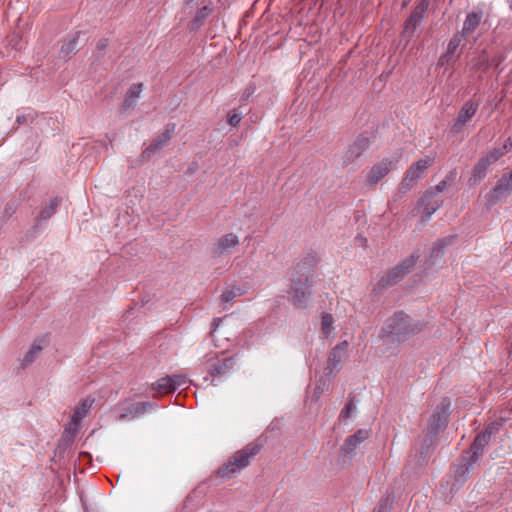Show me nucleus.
Listing matches in <instances>:
<instances>
[{
    "instance_id": "nucleus-1",
    "label": "nucleus",
    "mask_w": 512,
    "mask_h": 512,
    "mask_svg": "<svg viewBox=\"0 0 512 512\" xmlns=\"http://www.w3.org/2000/svg\"><path fill=\"white\" fill-rule=\"evenodd\" d=\"M423 324L402 311L387 318L381 328L380 337L392 343H402L421 332Z\"/></svg>"
},
{
    "instance_id": "nucleus-2",
    "label": "nucleus",
    "mask_w": 512,
    "mask_h": 512,
    "mask_svg": "<svg viewBox=\"0 0 512 512\" xmlns=\"http://www.w3.org/2000/svg\"><path fill=\"white\" fill-rule=\"evenodd\" d=\"M490 438L483 432L477 435L471 445L469 451L461 457L459 463L455 468V481L452 484V489H458L468 478L473 470L478 458L483 454L485 446L488 444Z\"/></svg>"
},
{
    "instance_id": "nucleus-3",
    "label": "nucleus",
    "mask_w": 512,
    "mask_h": 512,
    "mask_svg": "<svg viewBox=\"0 0 512 512\" xmlns=\"http://www.w3.org/2000/svg\"><path fill=\"white\" fill-rule=\"evenodd\" d=\"M259 449L257 445H248L244 449L236 452L233 458L218 470V474L221 475L224 480L234 477L241 469L250 464L251 457L256 455Z\"/></svg>"
},
{
    "instance_id": "nucleus-4",
    "label": "nucleus",
    "mask_w": 512,
    "mask_h": 512,
    "mask_svg": "<svg viewBox=\"0 0 512 512\" xmlns=\"http://www.w3.org/2000/svg\"><path fill=\"white\" fill-rule=\"evenodd\" d=\"M309 279L304 275H293L291 280L289 297L298 309H306L312 297V287L309 285Z\"/></svg>"
},
{
    "instance_id": "nucleus-5",
    "label": "nucleus",
    "mask_w": 512,
    "mask_h": 512,
    "mask_svg": "<svg viewBox=\"0 0 512 512\" xmlns=\"http://www.w3.org/2000/svg\"><path fill=\"white\" fill-rule=\"evenodd\" d=\"M234 365L231 357L219 358L217 355H207L204 366L211 377V383L217 385L220 379L229 374Z\"/></svg>"
},
{
    "instance_id": "nucleus-6",
    "label": "nucleus",
    "mask_w": 512,
    "mask_h": 512,
    "mask_svg": "<svg viewBox=\"0 0 512 512\" xmlns=\"http://www.w3.org/2000/svg\"><path fill=\"white\" fill-rule=\"evenodd\" d=\"M432 162L433 160L430 157H424L414 162L405 173V177L400 186L401 192L406 193L409 191L414 183L424 176L425 171Z\"/></svg>"
},
{
    "instance_id": "nucleus-7",
    "label": "nucleus",
    "mask_w": 512,
    "mask_h": 512,
    "mask_svg": "<svg viewBox=\"0 0 512 512\" xmlns=\"http://www.w3.org/2000/svg\"><path fill=\"white\" fill-rule=\"evenodd\" d=\"M450 401L444 398L436 407L431 415L428 431L432 436L437 435L440 431L444 430L448 424L450 415Z\"/></svg>"
},
{
    "instance_id": "nucleus-8",
    "label": "nucleus",
    "mask_w": 512,
    "mask_h": 512,
    "mask_svg": "<svg viewBox=\"0 0 512 512\" xmlns=\"http://www.w3.org/2000/svg\"><path fill=\"white\" fill-rule=\"evenodd\" d=\"M370 436V430L359 429L353 435L347 437L340 449V458L343 463L350 462V460L356 455L357 449L360 445L368 439Z\"/></svg>"
},
{
    "instance_id": "nucleus-9",
    "label": "nucleus",
    "mask_w": 512,
    "mask_h": 512,
    "mask_svg": "<svg viewBox=\"0 0 512 512\" xmlns=\"http://www.w3.org/2000/svg\"><path fill=\"white\" fill-rule=\"evenodd\" d=\"M512 192V174H504L488 195V203L494 205L505 200Z\"/></svg>"
},
{
    "instance_id": "nucleus-10",
    "label": "nucleus",
    "mask_w": 512,
    "mask_h": 512,
    "mask_svg": "<svg viewBox=\"0 0 512 512\" xmlns=\"http://www.w3.org/2000/svg\"><path fill=\"white\" fill-rule=\"evenodd\" d=\"M428 9V1L421 0L412 11L410 17L406 20L403 34L412 36L416 29L421 25Z\"/></svg>"
},
{
    "instance_id": "nucleus-11",
    "label": "nucleus",
    "mask_w": 512,
    "mask_h": 512,
    "mask_svg": "<svg viewBox=\"0 0 512 512\" xmlns=\"http://www.w3.org/2000/svg\"><path fill=\"white\" fill-rule=\"evenodd\" d=\"M240 243L239 237L235 233H227L218 238L212 246V253L214 256L221 257L228 255Z\"/></svg>"
},
{
    "instance_id": "nucleus-12",
    "label": "nucleus",
    "mask_w": 512,
    "mask_h": 512,
    "mask_svg": "<svg viewBox=\"0 0 512 512\" xmlns=\"http://www.w3.org/2000/svg\"><path fill=\"white\" fill-rule=\"evenodd\" d=\"M478 103L474 101H466L461 110L458 113L457 118L455 119L453 125L451 126V132L454 134H458L461 132L465 124L470 121L473 116L476 114L478 110Z\"/></svg>"
},
{
    "instance_id": "nucleus-13",
    "label": "nucleus",
    "mask_w": 512,
    "mask_h": 512,
    "mask_svg": "<svg viewBox=\"0 0 512 512\" xmlns=\"http://www.w3.org/2000/svg\"><path fill=\"white\" fill-rule=\"evenodd\" d=\"M175 127L176 125L174 123L167 124L165 130L142 152L141 157L143 159H149L152 154L156 153L163 146H165L172 138Z\"/></svg>"
},
{
    "instance_id": "nucleus-14",
    "label": "nucleus",
    "mask_w": 512,
    "mask_h": 512,
    "mask_svg": "<svg viewBox=\"0 0 512 512\" xmlns=\"http://www.w3.org/2000/svg\"><path fill=\"white\" fill-rule=\"evenodd\" d=\"M370 144L371 138L368 134L358 136L345 152L343 160L344 164H349L360 157Z\"/></svg>"
},
{
    "instance_id": "nucleus-15",
    "label": "nucleus",
    "mask_w": 512,
    "mask_h": 512,
    "mask_svg": "<svg viewBox=\"0 0 512 512\" xmlns=\"http://www.w3.org/2000/svg\"><path fill=\"white\" fill-rule=\"evenodd\" d=\"M416 256L413 254L407 259H405L401 264L391 269L386 277H384L381 282H385V284H394L400 279H402L416 264Z\"/></svg>"
},
{
    "instance_id": "nucleus-16",
    "label": "nucleus",
    "mask_w": 512,
    "mask_h": 512,
    "mask_svg": "<svg viewBox=\"0 0 512 512\" xmlns=\"http://www.w3.org/2000/svg\"><path fill=\"white\" fill-rule=\"evenodd\" d=\"M463 40V34L459 32L456 33L448 42L446 52L440 57L438 64L443 66L446 63L456 60L459 57V53H457L458 48L462 44Z\"/></svg>"
},
{
    "instance_id": "nucleus-17",
    "label": "nucleus",
    "mask_w": 512,
    "mask_h": 512,
    "mask_svg": "<svg viewBox=\"0 0 512 512\" xmlns=\"http://www.w3.org/2000/svg\"><path fill=\"white\" fill-rule=\"evenodd\" d=\"M348 348V342L346 340L338 343L329 355L327 367L325 371L327 374L332 375L338 370V366L342 361V356Z\"/></svg>"
},
{
    "instance_id": "nucleus-18",
    "label": "nucleus",
    "mask_w": 512,
    "mask_h": 512,
    "mask_svg": "<svg viewBox=\"0 0 512 512\" xmlns=\"http://www.w3.org/2000/svg\"><path fill=\"white\" fill-rule=\"evenodd\" d=\"M317 262L318 259L314 254H307L297 263L293 275L301 276V274H304L310 280Z\"/></svg>"
},
{
    "instance_id": "nucleus-19",
    "label": "nucleus",
    "mask_w": 512,
    "mask_h": 512,
    "mask_svg": "<svg viewBox=\"0 0 512 512\" xmlns=\"http://www.w3.org/2000/svg\"><path fill=\"white\" fill-rule=\"evenodd\" d=\"M393 162L389 159H383L381 162L375 164L368 175V180L372 184H377L383 179L391 170Z\"/></svg>"
},
{
    "instance_id": "nucleus-20",
    "label": "nucleus",
    "mask_w": 512,
    "mask_h": 512,
    "mask_svg": "<svg viewBox=\"0 0 512 512\" xmlns=\"http://www.w3.org/2000/svg\"><path fill=\"white\" fill-rule=\"evenodd\" d=\"M483 18L482 12H471L468 13L464 20L462 31L460 32L463 36L472 34L479 26Z\"/></svg>"
},
{
    "instance_id": "nucleus-21",
    "label": "nucleus",
    "mask_w": 512,
    "mask_h": 512,
    "mask_svg": "<svg viewBox=\"0 0 512 512\" xmlns=\"http://www.w3.org/2000/svg\"><path fill=\"white\" fill-rule=\"evenodd\" d=\"M93 403L94 399L90 397L81 401V403L75 407L71 419L82 424V420L88 415Z\"/></svg>"
},
{
    "instance_id": "nucleus-22",
    "label": "nucleus",
    "mask_w": 512,
    "mask_h": 512,
    "mask_svg": "<svg viewBox=\"0 0 512 512\" xmlns=\"http://www.w3.org/2000/svg\"><path fill=\"white\" fill-rule=\"evenodd\" d=\"M490 166L491 165L481 157L472 170V176L469 180L470 183L476 184L483 180L486 177Z\"/></svg>"
},
{
    "instance_id": "nucleus-23",
    "label": "nucleus",
    "mask_w": 512,
    "mask_h": 512,
    "mask_svg": "<svg viewBox=\"0 0 512 512\" xmlns=\"http://www.w3.org/2000/svg\"><path fill=\"white\" fill-rule=\"evenodd\" d=\"M455 237L454 236H447L437 242L433 245L431 252H430V258L431 260H437L441 258L444 254L445 247L451 245L454 242Z\"/></svg>"
},
{
    "instance_id": "nucleus-24",
    "label": "nucleus",
    "mask_w": 512,
    "mask_h": 512,
    "mask_svg": "<svg viewBox=\"0 0 512 512\" xmlns=\"http://www.w3.org/2000/svg\"><path fill=\"white\" fill-rule=\"evenodd\" d=\"M43 350V345L41 340H36L32 343L27 353L24 355L22 360V365L27 366L34 362L40 355Z\"/></svg>"
},
{
    "instance_id": "nucleus-25",
    "label": "nucleus",
    "mask_w": 512,
    "mask_h": 512,
    "mask_svg": "<svg viewBox=\"0 0 512 512\" xmlns=\"http://www.w3.org/2000/svg\"><path fill=\"white\" fill-rule=\"evenodd\" d=\"M432 437L433 436L429 434L423 440L422 449L419 452V461H418V463H419L420 466L427 464L429 459H430V457H431V454H432V451H433V448H432L433 439H432Z\"/></svg>"
},
{
    "instance_id": "nucleus-26",
    "label": "nucleus",
    "mask_w": 512,
    "mask_h": 512,
    "mask_svg": "<svg viewBox=\"0 0 512 512\" xmlns=\"http://www.w3.org/2000/svg\"><path fill=\"white\" fill-rule=\"evenodd\" d=\"M79 39V33L74 34L67 42H65L60 49V57L63 59H69L72 54L77 51V44Z\"/></svg>"
},
{
    "instance_id": "nucleus-27",
    "label": "nucleus",
    "mask_w": 512,
    "mask_h": 512,
    "mask_svg": "<svg viewBox=\"0 0 512 512\" xmlns=\"http://www.w3.org/2000/svg\"><path fill=\"white\" fill-rule=\"evenodd\" d=\"M142 90H143V84H141V83L133 84L129 88V90L126 94V98L124 100L125 109H129L134 106L135 101L140 97Z\"/></svg>"
},
{
    "instance_id": "nucleus-28",
    "label": "nucleus",
    "mask_w": 512,
    "mask_h": 512,
    "mask_svg": "<svg viewBox=\"0 0 512 512\" xmlns=\"http://www.w3.org/2000/svg\"><path fill=\"white\" fill-rule=\"evenodd\" d=\"M152 390L158 395H165L174 391L168 375L158 379L155 383H153Z\"/></svg>"
},
{
    "instance_id": "nucleus-29",
    "label": "nucleus",
    "mask_w": 512,
    "mask_h": 512,
    "mask_svg": "<svg viewBox=\"0 0 512 512\" xmlns=\"http://www.w3.org/2000/svg\"><path fill=\"white\" fill-rule=\"evenodd\" d=\"M211 12H212V7L210 6V4L204 5L203 7H201L196 12V15L194 16L193 20L190 23L191 29L192 30L198 29L203 24L205 19L211 14Z\"/></svg>"
},
{
    "instance_id": "nucleus-30",
    "label": "nucleus",
    "mask_w": 512,
    "mask_h": 512,
    "mask_svg": "<svg viewBox=\"0 0 512 512\" xmlns=\"http://www.w3.org/2000/svg\"><path fill=\"white\" fill-rule=\"evenodd\" d=\"M153 405L150 402H143V403H137L135 405H132V407L129 409L127 413H123L119 416L120 420H124L126 418H135L138 415L143 414L147 408H151Z\"/></svg>"
},
{
    "instance_id": "nucleus-31",
    "label": "nucleus",
    "mask_w": 512,
    "mask_h": 512,
    "mask_svg": "<svg viewBox=\"0 0 512 512\" xmlns=\"http://www.w3.org/2000/svg\"><path fill=\"white\" fill-rule=\"evenodd\" d=\"M60 201L61 200L58 197L51 199L49 201L48 205L40 210L39 216H38L39 220L40 221L48 220L56 212V209H57L58 205L60 204Z\"/></svg>"
},
{
    "instance_id": "nucleus-32",
    "label": "nucleus",
    "mask_w": 512,
    "mask_h": 512,
    "mask_svg": "<svg viewBox=\"0 0 512 512\" xmlns=\"http://www.w3.org/2000/svg\"><path fill=\"white\" fill-rule=\"evenodd\" d=\"M80 428L81 423L75 422L71 419L70 422L65 426L62 438L67 442L72 441Z\"/></svg>"
},
{
    "instance_id": "nucleus-33",
    "label": "nucleus",
    "mask_w": 512,
    "mask_h": 512,
    "mask_svg": "<svg viewBox=\"0 0 512 512\" xmlns=\"http://www.w3.org/2000/svg\"><path fill=\"white\" fill-rule=\"evenodd\" d=\"M420 205L422 206L423 213L427 218H430L440 207L441 203L439 200L428 199L423 203V197L421 198Z\"/></svg>"
},
{
    "instance_id": "nucleus-34",
    "label": "nucleus",
    "mask_w": 512,
    "mask_h": 512,
    "mask_svg": "<svg viewBox=\"0 0 512 512\" xmlns=\"http://www.w3.org/2000/svg\"><path fill=\"white\" fill-rule=\"evenodd\" d=\"M420 205L422 206L423 213L427 218H430L440 207L441 203L439 200L428 199L423 203V197L421 198Z\"/></svg>"
},
{
    "instance_id": "nucleus-35",
    "label": "nucleus",
    "mask_w": 512,
    "mask_h": 512,
    "mask_svg": "<svg viewBox=\"0 0 512 512\" xmlns=\"http://www.w3.org/2000/svg\"><path fill=\"white\" fill-rule=\"evenodd\" d=\"M334 318L329 313H324L321 319V331L326 337L330 336L334 331Z\"/></svg>"
},
{
    "instance_id": "nucleus-36",
    "label": "nucleus",
    "mask_w": 512,
    "mask_h": 512,
    "mask_svg": "<svg viewBox=\"0 0 512 512\" xmlns=\"http://www.w3.org/2000/svg\"><path fill=\"white\" fill-rule=\"evenodd\" d=\"M448 187V182L446 180H442L440 181L434 188H431L430 190H428L424 196H423V203L425 201H427L428 199H432V198H435L436 196H438L440 193H442L443 191H445Z\"/></svg>"
},
{
    "instance_id": "nucleus-37",
    "label": "nucleus",
    "mask_w": 512,
    "mask_h": 512,
    "mask_svg": "<svg viewBox=\"0 0 512 512\" xmlns=\"http://www.w3.org/2000/svg\"><path fill=\"white\" fill-rule=\"evenodd\" d=\"M237 297L236 290L227 289L225 290L220 297V304L222 305L223 310L228 309L229 306L232 305L233 300Z\"/></svg>"
},
{
    "instance_id": "nucleus-38",
    "label": "nucleus",
    "mask_w": 512,
    "mask_h": 512,
    "mask_svg": "<svg viewBox=\"0 0 512 512\" xmlns=\"http://www.w3.org/2000/svg\"><path fill=\"white\" fill-rule=\"evenodd\" d=\"M8 43L16 51H20L25 47V42L18 32H14L9 36Z\"/></svg>"
},
{
    "instance_id": "nucleus-39",
    "label": "nucleus",
    "mask_w": 512,
    "mask_h": 512,
    "mask_svg": "<svg viewBox=\"0 0 512 512\" xmlns=\"http://www.w3.org/2000/svg\"><path fill=\"white\" fill-rule=\"evenodd\" d=\"M168 376L170 378L174 391L180 387L186 386L189 383V380L184 374H173Z\"/></svg>"
},
{
    "instance_id": "nucleus-40",
    "label": "nucleus",
    "mask_w": 512,
    "mask_h": 512,
    "mask_svg": "<svg viewBox=\"0 0 512 512\" xmlns=\"http://www.w3.org/2000/svg\"><path fill=\"white\" fill-rule=\"evenodd\" d=\"M502 156H504L502 150L499 147H495L482 158H484L490 165H492L495 162H497Z\"/></svg>"
},
{
    "instance_id": "nucleus-41",
    "label": "nucleus",
    "mask_w": 512,
    "mask_h": 512,
    "mask_svg": "<svg viewBox=\"0 0 512 512\" xmlns=\"http://www.w3.org/2000/svg\"><path fill=\"white\" fill-rule=\"evenodd\" d=\"M391 505L388 498L382 499L373 512H390Z\"/></svg>"
},
{
    "instance_id": "nucleus-42",
    "label": "nucleus",
    "mask_w": 512,
    "mask_h": 512,
    "mask_svg": "<svg viewBox=\"0 0 512 512\" xmlns=\"http://www.w3.org/2000/svg\"><path fill=\"white\" fill-rule=\"evenodd\" d=\"M241 119H242V113L233 111V113L230 114L228 117V123L232 127H236L241 122Z\"/></svg>"
},
{
    "instance_id": "nucleus-43",
    "label": "nucleus",
    "mask_w": 512,
    "mask_h": 512,
    "mask_svg": "<svg viewBox=\"0 0 512 512\" xmlns=\"http://www.w3.org/2000/svg\"><path fill=\"white\" fill-rule=\"evenodd\" d=\"M356 410V405H354L353 403L349 402L348 404H346V406L343 408V410L341 411V414L340 416L341 417H350V415Z\"/></svg>"
},
{
    "instance_id": "nucleus-44",
    "label": "nucleus",
    "mask_w": 512,
    "mask_h": 512,
    "mask_svg": "<svg viewBox=\"0 0 512 512\" xmlns=\"http://www.w3.org/2000/svg\"><path fill=\"white\" fill-rule=\"evenodd\" d=\"M500 424L498 423H491L487 426V428L483 431L485 435H488L489 438H491L492 435L498 432Z\"/></svg>"
},
{
    "instance_id": "nucleus-45",
    "label": "nucleus",
    "mask_w": 512,
    "mask_h": 512,
    "mask_svg": "<svg viewBox=\"0 0 512 512\" xmlns=\"http://www.w3.org/2000/svg\"><path fill=\"white\" fill-rule=\"evenodd\" d=\"M32 119H33L32 113H28L27 115L20 114V115H17L16 122L18 124L22 125V124H26L28 121H32Z\"/></svg>"
},
{
    "instance_id": "nucleus-46",
    "label": "nucleus",
    "mask_w": 512,
    "mask_h": 512,
    "mask_svg": "<svg viewBox=\"0 0 512 512\" xmlns=\"http://www.w3.org/2000/svg\"><path fill=\"white\" fill-rule=\"evenodd\" d=\"M499 148L502 150V152H503V153H504V155H505L508 151H510V150L512 149V138H511V137H509V138L505 141V143L503 144V146H501V147H499Z\"/></svg>"
},
{
    "instance_id": "nucleus-47",
    "label": "nucleus",
    "mask_w": 512,
    "mask_h": 512,
    "mask_svg": "<svg viewBox=\"0 0 512 512\" xmlns=\"http://www.w3.org/2000/svg\"><path fill=\"white\" fill-rule=\"evenodd\" d=\"M324 386H325V382L319 381V383H317V385L315 387L316 399H318L320 397V395L323 393Z\"/></svg>"
},
{
    "instance_id": "nucleus-48",
    "label": "nucleus",
    "mask_w": 512,
    "mask_h": 512,
    "mask_svg": "<svg viewBox=\"0 0 512 512\" xmlns=\"http://www.w3.org/2000/svg\"><path fill=\"white\" fill-rule=\"evenodd\" d=\"M221 322H222L221 318L214 319V321L212 322V326H211L212 333H214L217 330V328L220 326Z\"/></svg>"
},
{
    "instance_id": "nucleus-49",
    "label": "nucleus",
    "mask_w": 512,
    "mask_h": 512,
    "mask_svg": "<svg viewBox=\"0 0 512 512\" xmlns=\"http://www.w3.org/2000/svg\"><path fill=\"white\" fill-rule=\"evenodd\" d=\"M108 45V42L106 39H102L98 42V48L99 49H105Z\"/></svg>"
},
{
    "instance_id": "nucleus-50",
    "label": "nucleus",
    "mask_w": 512,
    "mask_h": 512,
    "mask_svg": "<svg viewBox=\"0 0 512 512\" xmlns=\"http://www.w3.org/2000/svg\"><path fill=\"white\" fill-rule=\"evenodd\" d=\"M232 289L236 290L237 296H241L245 294L246 290L240 287H233Z\"/></svg>"
},
{
    "instance_id": "nucleus-51",
    "label": "nucleus",
    "mask_w": 512,
    "mask_h": 512,
    "mask_svg": "<svg viewBox=\"0 0 512 512\" xmlns=\"http://www.w3.org/2000/svg\"><path fill=\"white\" fill-rule=\"evenodd\" d=\"M186 5L191 4L194 0H184Z\"/></svg>"
}]
</instances>
